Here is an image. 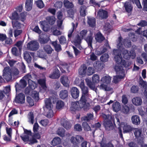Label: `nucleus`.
Listing matches in <instances>:
<instances>
[{"instance_id": "1", "label": "nucleus", "mask_w": 147, "mask_h": 147, "mask_svg": "<svg viewBox=\"0 0 147 147\" xmlns=\"http://www.w3.org/2000/svg\"><path fill=\"white\" fill-rule=\"evenodd\" d=\"M3 76L4 78L7 81H9L12 78V76H17L19 74L18 69L13 68L11 70L8 67H5L3 71Z\"/></svg>"}, {"instance_id": "2", "label": "nucleus", "mask_w": 147, "mask_h": 147, "mask_svg": "<svg viewBox=\"0 0 147 147\" xmlns=\"http://www.w3.org/2000/svg\"><path fill=\"white\" fill-rule=\"evenodd\" d=\"M100 116L104 119L107 120L104 121L103 123L106 129L108 131L113 129L114 127L112 121H113L114 120L112 116L111 115H107L104 113H102Z\"/></svg>"}, {"instance_id": "3", "label": "nucleus", "mask_w": 147, "mask_h": 147, "mask_svg": "<svg viewBox=\"0 0 147 147\" xmlns=\"http://www.w3.org/2000/svg\"><path fill=\"white\" fill-rule=\"evenodd\" d=\"M123 45L126 47H130L131 46V42L127 39H125L123 41L121 37L120 36L117 41V47L120 51H122V49H123Z\"/></svg>"}, {"instance_id": "4", "label": "nucleus", "mask_w": 147, "mask_h": 147, "mask_svg": "<svg viewBox=\"0 0 147 147\" xmlns=\"http://www.w3.org/2000/svg\"><path fill=\"white\" fill-rule=\"evenodd\" d=\"M39 45L37 40H32L29 42L27 45V49L30 51H36L39 49Z\"/></svg>"}, {"instance_id": "5", "label": "nucleus", "mask_w": 147, "mask_h": 147, "mask_svg": "<svg viewBox=\"0 0 147 147\" xmlns=\"http://www.w3.org/2000/svg\"><path fill=\"white\" fill-rule=\"evenodd\" d=\"M122 55L123 57L126 59H128L130 57L134 59L136 56L135 53L133 51H129L125 49H123Z\"/></svg>"}, {"instance_id": "6", "label": "nucleus", "mask_w": 147, "mask_h": 147, "mask_svg": "<svg viewBox=\"0 0 147 147\" xmlns=\"http://www.w3.org/2000/svg\"><path fill=\"white\" fill-rule=\"evenodd\" d=\"M87 99V98L81 97L79 102L80 109L83 108L85 111L88 110L90 107L89 104L86 102Z\"/></svg>"}, {"instance_id": "7", "label": "nucleus", "mask_w": 147, "mask_h": 147, "mask_svg": "<svg viewBox=\"0 0 147 147\" xmlns=\"http://www.w3.org/2000/svg\"><path fill=\"white\" fill-rule=\"evenodd\" d=\"M120 51L119 49H114L113 50V53L115 56L114 57V59L116 63L118 64L121 63V60L122 57L121 53V51Z\"/></svg>"}, {"instance_id": "8", "label": "nucleus", "mask_w": 147, "mask_h": 147, "mask_svg": "<svg viewBox=\"0 0 147 147\" xmlns=\"http://www.w3.org/2000/svg\"><path fill=\"white\" fill-rule=\"evenodd\" d=\"M25 98L24 94L23 93H20L16 96L15 101L16 103L23 104L25 102Z\"/></svg>"}, {"instance_id": "9", "label": "nucleus", "mask_w": 147, "mask_h": 147, "mask_svg": "<svg viewBox=\"0 0 147 147\" xmlns=\"http://www.w3.org/2000/svg\"><path fill=\"white\" fill-rule=\"evenodd\" d=\"M97 18L101 19H106L108 17L107 12L102 9H100L97 13Z\"/></svg>"}, {"instance_id": "10", "label": "nucleus", "mask_w": 147, "mask_h": 147, "mask_svg": "<svg viewBox=\"0 0 147 147\" xmlns=\"http://www.w3.org/2000/svg\"><path fill=\"white\" fill-rule=\"evenodd\" d=\"M92 35L93 33L90 32L89 35L85 39L88 44V47L91 50L93 49L92 45L93 39Z\"/></svg>"}, {"instance_id": "11", "label": "nucleus", "mask_w": 147, "mask_h": 147, "mask_svg": "<svg viewBox=\"0 0 147 147\" xmlns=\"http://www.w3.org/2000/svg\"><path fill=\"white\" fill-rule=\"evenodd\" d=\"M133 132L136 138H143V137L142 129L140 127L134 128Z\"/></svg>"}, {"instance_id": "12", "label": "nucleus", "mask_w": 147, "mask_h": 147, "mask_svg": "<svg viewBox=\"0 0 147 147\" xmlns=\"http://www.w3.org/2000/svg\"><path fill=\"white\" fill-rule=\"evenodd\" d=\"M71 95L74 98H77L79 96L80 92L76 87H73L71 90Z\"/></svg>"}, {"instance_id": "13", "label": "nucleus", "mask_w": 147, "mask_h": 147, "mask_svg": "<svg viewBox=\"0 0 147 147\" xmlns=\"http://www.w3.org/2000/svg\"><path fill=\"white\" fill-rule=\"evenodd\" d=\"M121 126L123 127L124 133H127L132 130V128L131 126L126 123H121Z\"/></svg>"}, {"instance_id": "14", "label": "nucleus", "mask_w": 147, "mask_h": 147, "mask_svg": "<svg viewBox=\"0 0 147 147\" xmlns=\"http://www.w3.org/2000/svg\"><path fill=\"white\" fill-rule=\"evenodd\" d=\"M61 123V125L67 130L70 129L71 127V125L66 119H62Z\"/></svg>"}, {"instance_id": "15", "label": "nucleus", "mask_w": 147, "mask_h": 147, "mask_svg": "<svg viewBox=\"0 0 147 147\" xmlns=\"http://www.w3.org/2000/svg\"><path fill=\"white\" fill-rule=\"evenodd\" d=\"M82 39L80 36L79 35H77L74 39L73 42L75 45L77 46L80 49L81 47L80 45L81 43L82 40Z\"/></svg>"}, {"instance_id": "16", "label": "nucleus", "mask_w": 147, "mask_h": 147, "mask_svg": "<svg viewBox=\"0 0 147 147\" xmlns=\"http://www.w3.org/2000/svg\"><path fill=\"white\" fill-rule=\"evenodd\" d=\"M60 81L64 86L67 87H69V82L68 78L67 76H61L60 78Z\"/></svg>"}, {"instance_id": "17", "label": "nucleus", "mask_w": 147, "mask_h": 147, "mask_svg": "<svg viewBox=\"0 0 147 147\" xmlns=\"http://www.w3.org/2000/svg\"><path fill=\"white\" fill-rule=\"evenodd\" d=\"M59 71L57 67H55L52 73L50 74L49 77L52 79L58 78L59 77Z\"/></svg>"}, {"instance_id": "18", "label": "nucleus", "mask_w": 147, "mask_h": 147, "mask_svg": "<svg viewBox=\"0 0 147 147\" xmlns=\"http://www.w3.org/2000/svg\"><path fill=\"white\" fill-rule=\"evenodd\" d=\"M27 84V83L26 80H24L23 79H21L20 81V84L17 83L15 85L16 92H17L18 89V88L19 86L21 88H24L26 87Z\"/></svg>"}, {"instance_id": "19", "label": "nucleus", "mask_w": 147, "mask_h": 147, "mask_svg": "<svg viewBox=\"0 0 147 147\" xmlns=\"http://www.w3.org/2000/svg\"><path fill=\"white\" fill-rule=\"evenodd\" d=\"M132 123L135 125H139L140 123V119L137 115H134L131 117Z\"/></svg>"}, {"instance_id": "20", "label": "nucleus", "mask_w": 147, "mask_h": 147, "mask_svg": "<svg viewBox=\"0 0 147 147\" xmlns=\"http://www.w3.org/2000/svg\"><path fill=\"white\" fill-rule=\"evenodd\" d=\"M77 24H77L76 26L75 24L74 23H72V27L68 31V40H71L72 38L73 37V33L75 29L76 28Z\"/></svg>"}, {"instance_id": "21", "label": "nucleus", "mask_w": 147, "mask_h": 147, "mask_svg": "<svg viewBox=\"0 0 147 147\" xmlns=\"http://www.w3.org/2000/svg\"><path fill=\"white\" fill-rule=\"evenodd\" d=\"M114 69L117 74H124V71L123 68L119 64L118 65H116L115 66Z\"/></svg>"}, {"instance_id": "22", "label": "nucleus", "mask_w": 147, "mask_h": 147, "mask_svg": "<svg viewBox=\"0 0 147 147\" xmlns=\"http://www.w3.org/2000/svg\"><path fill=\"white\" fill-rule=\"evenodd\" d=\"M45 109H52L53 107V103L50 101V100L48 98L45 99Z\"/></svg>"}, {"instance_id": "23", "label": "nucleus", "mask_w": 147, "mask_h": 147, "mask_svg": "<svg viewBox=\"0 0 147 147\" xmlns=\"http://www.w3.org/2000/svg\"><path fill=\"white\" fill-rule=\"evenodd\" d=\"M139 84L144 89V94L147 99V83L143 80H142L140 81Z\"/></svg>"}, {"instance_id": "24", "label": "nucleus", "mask_w": 147, "mask_h": 147, "mask_svg": "<svg viewBox=\"0 0 147 147\" xmlns=\"http://www.w3.org/2000/svg\"><path fill=\"white\" fill-rule=\"evenodd\" d=\"M43 49L48 55L51 54L54 51V50L49 45H45L43 47Z\"/></svg>"}, {"instance_id": "25", "label": "nucleus", "mask_w": 147, "mask_h": 147, "mask_svg": "<svg viewBox=\"0 0 147 147\" xmlns=\"http://www.w3.org/2000/svg\"><path fill=\"white\" fill-rule=\"evenodd\" d=\"M33 0H26V3L25 7L27 11L30 10L32 7L33 4Z\"/></svg>"}, {"instance_id": "26", "label": "nucleus", "mask_w": 147, "mask_h": 147, "mask_svg": "<svg viewBox=\"0 0 147 147\" xmlns=\"http://www.w3.org/2000/svg\"><path fill=\"white\" fill-rule=\"evenodd\" d=\"M87 22L90 27H94L96 24L95 19L93 17H88V18Z\"/></svg>"}, {"instance_id": "27", "label": "nucleus", "mask_w": 147, "mask_h": 147, "mask_svg": "<svg viewBox=\"0 0 147 147\" xmlns=\"http://www.w3.org/2000/svg\"><path fill=\"white\" fill-rule=\"evenodd\" d=\"M79 105V102H73L70 107V110L72 111L79 110L80 109Z\"/></svg>"}, {"instance_id": "28", "label": "nucleus", "mask_w": 147, "mask_h": 147, "mask_svg": "<svg viewBox=\"0 0 147 147\" xmlns=\"http://www.w3.org/2000/svg\"><path fill=\"white\" fill-rule=\"evenodd\" d=\"M112 107L114 111L117 112L120 110L121 105L119 102H116L113 104Z\"/></svg>"}, {"instance_id": "29", "label": "nucleus", "mask_w": 147, "mask_h": 147, "mask_svg": "<svg viewBox=\"0 0 147 147\" xmlns=\"http://www.w3.org/2000/svg\"><path fill=\"white\" fill-rule=\"evenodd\" d=\"M132 102L135 105H140L142 103V100L139 97H136L132 99Z\"/></svg>"}, {"instance_id": "30", "label": "nucleus", "mask_w": 147, "mask_h": 147, "mask_svg": "<svg viewBox=\"0 0 147 147\" xmlns=\"http://www.w3.org/2000/svg\"><path fill=\"white\" fill-rule=\"evenodd\" d=\"M95 38L97 42H101L105 40V38L100 32H98L95 36Z\"/></svg>"}, {"instance_id": "31", "label": "nucleus", "mask_w": 147, "mask_h": 147, "mask_svg": "<svg viewBox=\"0 0 147 147\" xmlns=\"http://www.w3.org/2000/svg\"><path fill=\"white\" fill-rule=\"evenodd\" d=\"M24 58L28 63H31L32 57L29 52L25 51L24 53Z\"/></svg>"}, {"instance_id": "32", "label": "nucleus", "mask_w": 147, "mask_h": 147, "mask_svg": "<svg viewBox=\"0 0 147 147\" xmlns=\"http://www.w3.org/2000/svg\"><path fill=\"white\" fill-rule=\"evenodd\" d=\"M38 84L41 86L42 88L45 91H46L47 87L46 84V79L44 78L43 79H39L38 80Z\"/></svg>"}, {"instance_id": "33", "label": "nucleus", "mask_w": 147, "mask_h": 147, "mask_svg": "<svg viewBox=\"0 0 147 147\" xmlns=\"http://www.w3.org/2000/svg\"><path fill=\"white\" fill-rule=\"evenodd\" d=\"M124 6L126 11L128 13L130 12L132 10L133 7L129 2H125Z\"/></svg>"}, {"instance_id": "34", "label": "nucleus", "mask_w": 147, "mask_h": 147, "mask_svg": "<svg viewBox=\"0 0 147 147\" xmlns=\"http://www.w3.org/2000/svg\"><path fill=\"white\" fill-rule=\"evenodd\" d=\"M63 5L64 7L67 9L72 8L74 6L72 2L68 0H63Z\"/></svg>"}, {"instance_id": "35", "label": "nucleus", "mask_w": 147, "mask_h": 147, "mask_svg": "<svg viewBox=\"0 0 147 147\" xmlns=\"http://www.w3.org/2000/svg\"><path fill=\"white\" fill-rule=\"evenodd\" d=\"M87 68L85 65H82L79 69V74L81 75H85L86 73Z\"/></svg>"}, {"instance_id": "36", "label": "nucleus", "mask_w": 147, "mask_h": 147, "mask_svg": "<svg viewBox=\"0 0 147 147\" xmlns=\"http://www.w3.org/2000/svg\"><path fill=\"white\" fill-rule=\"evenodd\" d=\"M82 97L87 98L89 96V94L87 87H86L82 89Z\"/></svg>"}, {"instance_id": "37", "label": "nucleus", "mask_w": 147, "mask_h": 147, "mask_svg": "<svg viewBox=\"0 0 147 147\" xmlns=\"http://www.w3.org/2000/svg\"><path fill=\"white\" fill-rule=\"evenodd\" d=\"M49 38L47 37H40L39 40L41 44H45L47 43L49 40Z\"/></svg>"}, {"instance_id": "38", "label": "nucleus", "mask_w": 147, "mask_h": 147, "mask_svg": "<svg viewBox=\"0 0 147 147\" xmlns=\"http://www.w3.org/2000/svg\"><path fill=\"white\" fill-rule=\"evenodd\" d=\"M68 95L67 90H65L61 91L59 94L60 97L62 99L66 98L68 96Z\"/></svg>"}, {"instance_id": "39", "label": "nucleus", "mask_w": 147, "mask_h": 147, "mask_svg": "<svg viewBox=\"0 0 147 147\" xmlns=\"http://www.w3.org/2000/svg\"><path fill=\"white\" fill-rule=\"evenodd\" d=\"M45 114L47 117L50 118L53 116V113L52 109H45Z\"/></svg>"}, {"instance_id": "40", "label": "nucleus", "mask_w": 147, "mask_h": 147, "mask_svg": "<svg viewBox=\"0 0 147 147\" xmlns=\"http://www.w3.org/2000/svg\"><path fill=\"white\" fill-rule=\"evenodd\" d=\"M93 119V115L90 113H88L86 116H84L83 118V120L84 121H88L92 120Z\"/></svg>"}, {"instance_id": "41", "label": "nucleus", "mask_w": 147, "mask_h": 147, "mask_svg": "<svg viewBox=\"0 0 147 147\" xmlns=\"http://www.w3.org/2000/svg\"><path fill=\"white\" fill-rule=\"evenodd\" d=\"M57 42V41L53 42H52V44L54 47L55 51L58 52L61 50V48L60 45L58 44Z\"/></svg>"}, {"instance_id": "42", "label": "nucleus", "mask_w": 147, "mask_h": 147, "mask_svg": "<svg viewBox=\"0 0 147 147\" xmlns=\"http://www.w3.org/2000/svg\"><path fill=\"white\" fill-rule=\"evenodd\" d=\"M111 80V78L109 76H107L103 77L101 80L103 83L107 84H109Z\"/></svg>"}, {"instance_id": "43", "label": "nucleus", "mask_w": 147, "mask_h": 147, "mask_svg": "<svg viewBox=\"0 0 147 147\" xmlns=\"http://www.w3.org/2000/svg\"><path fill=\"white\" fill-rule=\"evenodd\" d=\"M65 130L63 128H59L57 131V134L61 137L65 136Z\"/></svg>"}, {"instance_id": "44", "label": "nucleus", "mask_w": 147, "mask_h": 147, "mask_svg": "<svg viewBox=\"0 0 147 147\" xmlns=\"http://www.w3.org/2000/svg\"><path fill=\"white\" fill-rule=\"evenodd\" d=\"M86 7L84 5L81 6L80 7V13L81 16L84 17L86 15Z\"/></svg>"}, {"instance_id": "45", "label": "nucleus", "mask_w": 147, "mask_h": 147, "mask_svg": "<svg viewBox=\"0 0 147 147\" xmlns=\"http://www.w3.org/2000/svg\"><path fill=\"white\" fill-rule=\"evenodd\" d=\"M37 55L40 58L43 59H46V55L45 54L44 52L41 50H39L37 52Z\"/></svg>"}, {"instance_id": "46", "label": "nucleus", "mask_w": 147, "mask_h": 147, "mask_svg": "<svg viewBox=\"0 0 147 147\" xmlns=\"http://www.w3.org/2000/svg\"><path fill=\"white\" fill-rule=\"evenodd\" d=\"M28 121L32 124H33L34 123V114L32 112H30L28 114Z\"/></svg>"}, {"instance_id": "47", "label": "nucleus", "mask_w": 147, "mask_h": 147, "mask_svg": "<svg viewBox=\"0 0 147 147\" xmlns=\"http://www.w3.org/2000/svg\"><path fill=\"white\" fill-rule=\"evenodd\" d=\"M94 66L96 69H101L102 68L103 64H101L99 61H97L94 63Z\"/></svg>"}, {"instance_id": "48", "label": "nucleus", "mask_w": 147, "mask_h": 147, "mask_svg": "<svg viewBox=\"0 0 147 147\" xmlns=\"http://www.w3.org/2000/svg\"><path fill=\"white\" fill-rule=\"evenodd\" d=\"M109 57V55L108 54L105 53L101 56L100 59L102 61L106 62L108 61Z\"/></svg>"}, {"instance_id": "49", "label": "nucleus", "mask_w": 147, "mask_h": 147, "mask_svg": "<svg viewBox=\"0 0 147 147\" xmlns=\"http://www.w3.org/2000/svg\"><path fill=\"white\" fill-rule=\"evenodd\" d=\"M12 24L13 28L15 27L17 28H20L21 27V24L17 21H12Z\"/></svg>"}, {"instance_id": "50", "label": "nucleus", "mask_w": 147, "mask_h": 147, "mask_svg": "<svg viewBox=\"0 0 147 147\" xmlns=\"http://www.w3.org/2000/svg\"><path fill=\"white\" fill-rule=\"evenodd\" d=\"M123 78V76L121 75H117L114 76L113 81L114 83H117L120 81Z\"/></svg>"}, {"instance_id": "51", "label": "nucleus", "mask_w": 147, "mask_h": 147, "mask_svg": "<svg viewBox=\"0 0 147 147\" xmlns=\"http://www.w3.org/2000/svg\"><path fill=\"white\" fill-rule=\"evenodd\" d=\"M47 20L51 25L53 24L55 22V18L54 16L47 17L46 18Z\"/></svg>"}, {"instance_id": "52", "label": "nucleus", "mask_w": 147, "mask_h": 147, "mask_svg": "<svg viewBox=\"0 0 147 147\" xmlns=\"http://www.w3.org/2000/svg\"><path fill=\"white\" fill-rule=\"evenodd\" d=\"M61 142V138H54L51 141V144L53 146H55L59 144Z\"/></svg>"}, {"instance_id": "53", "label": "nucleus", "mask_w": 147, "mask_h": 147, "mask_svg": "<svg viewBox=\"0 0 147 147\" xmlns=\"http://www.w3.org/2000/svg\"><path fill=\"white\" fill-rule=\"evenodd\" d=\"M64 106V103L63 101L61 100H58L56 103V108L59 109L62 108Z\"/></svg>"}, {"instance_id": "54", "label": "nucleus", "mask_w": 147, "mask_h": 147, "mask_svg": "<svg viewBox=\"0 0 147 147\" xmlns=\"http://www.w3.org/2000/svg\"><path fill=\"white\" fill-rule=\"evenodd\" d=\"M100 88L101 89L106 91H109L112 89L110 87L108 86L107 85L103 84H101L100 86Z\"/></svg>"}, {"instance_id": "55", "label": "nucleus", "mask_w": 147, "mask_h": 147, "mask_svg": "<svg viewBox=\"0 0 147 147\" xmlns=\"http://www.w3.org/2000/svg\"><path fill=\"white\" fill-rule=\"evenodd\" d=\"M48 99H50V101L52 102L53 104H55L57 101L58 98L57 96L56 95H53Z\"/></svg>"}, {"instance_id": "56", "label": "nucleus", "mask_w": 147, "mask_h": 147, "mask_svg": "<svg viewBox=\"0 0 147 147\" xmlns=\"http://www.w3.org/2000/svg\"><path fill=\"white\" fill-rule=\"evenodd\" d=\"M122 64L126 68H128V67L130 65L131 63L128 61H126L125 60H122L121 62Z\"/></svg>"}, {"instance_id": "57", "label": "nucleus", "mask_w": 147, "mask_h": 147, "mask_svg": "<svg viewBox=\"0 0 147 147\" xmlns=\"http://www.w3.org/2000/svg\"><path fill=\"white\" fill-rule=\"evenodd\" d=\"M37 6L40 8H42L44 6L43 1L42 0H39L36 2Z\"/></svg>"}, {"instance_id": "58", "label": "nucleus", "mask_w": 147, "mask_h": 147, "mask_svg": "<svg viewBox=\"0 0 147 147\" xmlns=\"http://www.w3.org/2000/svg\"><path fill=\"white\" fill-rule=\"evenodd\" d=\"M82 125L84 130L88 131L91 130L90 127L86 122H83Z\"/></svg>"}, {"instance_id": "59", "label": "nucleus", "mask_w": 147, "mask_h": 147, "mask_svg": "<svg viewBox=\"0 0 147 147\" xmlns=\"http://www.w3.org/2000/svg\"><path fill=\"white\" fill-rule=\"evenodd\" d=\"M88 31L87 30H82L80 33V37L83 39L86 35Z\"/></svg>"}, {"instance_id": "60", "label": "nucleus", "mask_w": 147, "mask_h": 147, "mask_svg": "<svg viewBox=\"0 0 147 147\" xmlns=\"http://www.w3.org/2000/svg\"><path fill=\"white\" fill-rule=\"evenodd\" d=\"M92 81L94 83L98 82L99 81V77L97 74H94L92 76Z\"/></svg>"}, {"instance_id": "61", "label": "nucleus", "mask_w": 147, "mask_h": 147, "mask_svg": "<svg viewBox=\"0 0 147 147\" xmlns=\"http://www.w3.org/2000/svg\"><path fill=\"white\" fill-rule=\"evenodd\" d=\"M94 73V69L92 67H89L87 69V74L88 75L90 76Z\"/></svg>"}, {"instance_id": "62", "label": "nucleus", "mask_w": 147, "mask_h": 147, "mask_svg": "<svg viewBox=\"0 0 147 147\" xmlns=\"http://www.w3.org/2000/svg\"><path fill=\"white\" fill-rule=\"evenodd\" d=\"M53 34L55 36H58L61 35V33L60 31L57 30L56 28L54 27L53 28Z\"/></svg>"}, {"instance_id": "63", "label": "nucleus", "mask_w": 147, "mask_h": 147, "mask_svg": "<svg viewBox=\"0 0 147 147\" xmlns=\"http://www.w3.org/2000/svg\"><path fill=\"white\" fill-rule=\"evenodd\" d=\"M12 20H17L18 19V13L15 11L12 13V15L10 18Z\"/></svg>"}, {"instance_id": "64", "label": "nucleus", "mask_w": 147, "mask_h": 147, "mask_svg": "<svg viewBox=\"0 0 147 147\" xmlns=\"http://www.w3.org/2000/svg\"><path fill=\"white\" fill-rule=\"evenodd\" d=\"M142 5L143 6V10L147 11V0H143Z\"/></svg>"}]
</instances>
